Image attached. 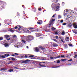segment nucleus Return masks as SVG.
Segmentation results:
<instances>
[{
  "label": "nucleus",
  "instance_id": "60",
  "mask_svg": "<svg viewBox=\"0 0 77 77\" xmlns=\"http://www.w3.org/2000/svg\"><path fill=\"white\" fill-rule=\"evenodd\" d=\"M42 60H45V59H44V58H43L42 59Z\"/></svg>",
  "mask_w": 77,
  "mask_h": 77
},
{
  "label": "nucleus",
  "instance_id": "25",
  "mask_svg": "<svg viewBox=\"0 0 77 77\" xmlns=\"http://www.w3.org/2000/svg\"><path fill=\"white\" fill-rule=\"evenodd\" d=\"M60 8V4L58 3V11H59L60 9H59Z\"/></svg>",
  "mask_w": 77,
  "mask_h": 77
},
{
  "label": "nucleus",
  "instance_id": "62",
  "mask_svg": "<svg viewBox=\"0 0 77 77\" xmlns=\"http://www.w3.org/2000/svg\"><path fill=\"white\" fill-rule=\"evenodd\" d=\"M36 30H37V31H38V30H39V29H36Z\"/></svg>",
  "mask_w": 77,
  "mask_h": 77
},
{
  "label": "nucleus",
  "instance_id": "20",
  "mask_svg": "<svg viewBox=\"0 0 77 77\" xmlns=\"http://www.w3.org/2000/svg\"><path fill=\"white\" fill-rule=\"evenodd\" d=\"M13 29V28H12L9 30L10 32H11L12 33H14V31L12 29Z\"/></svg>",
  "mask_w": 77,
  "mask_h": 77
},
{
  "label": "nucleus",
  "instance_id": "29",
  "mask_svg": "<svg viewBox=\"0 0 77 77\" xmlns=\"http://www.w3.org/2000/svg\"><path fill=\"white\" fill-rule=\"evenodd\" d=\"M54 63H58V60H57V61H56L54 62Z\"/></svg>",
  "mask_w": 77,
  "mask_h": 77
},
{
  "label": "nucleus",
  "instance_id": "30",
  "mask_svg": "<svg viewBox=\"0 0 77 77\" xmlns=\"http://www.w3.org/2000/svg\"><path fill=\"white\" fill-rule=\"evenodd\" d=\"M65 10H64V13L63 14L64 16H65V15H67V13H65Z\"/></svg>",
  "mask_w": 77,
  "mask_h": 77
},
{
  "label": "nucleus",
  "instance_id": "33",
  "mask_svg": "<svg viewBox=\"0 0 77 77\" xmlns=\"http://www.w3.org/2000/svg\"><path fill=\"white\" fill-rule=\"evenodd\" d=\"M66 25V23H63L62 24V25L63 26H65V25Z\"/></svg>",
  "mask_w": 77,
  "mask_h": 77
},
{
  "label": "nucleus",
  "instance_id": "36",
  "mask_svg": "<svg viewBox=\"0 0 77 77\" xmlns=\"http://www.w3.org/2000/svg\"><path fill=\"white\" fill-rule=\"evenodd\" d=\"M62 34L63 35H65V32H64V31L62 32Z\"/></svg>",
  "mask_w": 77,
  "mask_h": 77
},
{
  "label": "nucleus",
  "instance_id": "40",
  "mask_svg": "<svg viewBox=\"0 0 77 77\" xmlns=\"http://www.w3.org/2000/svg\"><path fill=\"white\" fill-rule=\"evenodd\" d=\"M14 54L16 56H18L19 55V54H18L17 53H14Z\"/></svg>",
  "mask_w": 77,
  "mask_h": 77
},
{
  "label": "nucleus",
  "instance_id": "8",
  "mask_svg": "<svg viewBox=\"0 0 77 77\" xmlns=\"http://www.w3.org/2000/svg\"><path fill=\"white\" fill-rule=\"evenodd\" d=\"M5 47H8L9 46V44L5 43L4 44Z\"/></svg>",
  "mask_w": 77,
  "mask_h": 77
},
{
  "label": "nucleus",
  "instance_id": "38",
  "mask_svg": "<svg viewBox=\"0 0 77 77\" xmlns=\"http://www.w3.org/2000/svg\"><path fill=\"white\" fill-rule=\"evenodd\" d=\"M34 56V55H30V56H29V57H33Z\"/></svg>",
  "mask_w": 77,
  "mask_h": 77
},
{
  "label": "nucleus",
  "instance_id": "10",
  "mask_svg": "<svg viewBox=\"0 0 77 77\" xmlns=\"http://www.w3.org/2000/svg\"><path fill=\"white\" fill-rule=\"evenodd\" d=\"M6 70H7V69L2 68V69H0V71H3L4 72Z\"/></svg>",
  "mask_w": 77,
  "mask_h": 77
},
{
  "label": "nucleus",
  "instance_id": "17",
  "mask_svg": "<svg viewBox=\"0 0 77 77\" xmlns=\"http://www.w3.org/2000/svg\"><path fill=\"white\" fill-rule=\"evenodd\" d=\"M57 58H58V57H50V59H57Z\"/></svg>",
  "mask_w": 77,
  "mask_h": 77
},
{
  "label": "nucleus",
  "instance_id": "52",
  "mask_svg": "<svg viewBox=\"0 0 77 77\" xmlns=\"http://www.w3.org/2000/svg\"><path fill=\"white\" fill-rule=\"evenodd\" d=\"M18 28L17 26L14 27L15 29H17Z\"/></svg>",
  "mask_w": 77,
  "mask_h": 77
},
{
  "label": "nucleus",
  "instance_id": "15",
  "mask_svg": "<svg viewBox=\"0 0 77 77\" xmlns=\"http://www.w3.org/2000/svg\"><path fill=\"white\" fill-rule=\"evenodd\" d=\"M64 47L65 48H68V45H67L66 44H65Z\"/></svg>",
  "mask_w": 77,
  "mask_h": 77
},
{
  "label": "nucleus",
  "instance_id": "13",
  "mask_svg": "<svg viewBox=\"0 0 77 77\" xmlns=\"http://www.w3.org/2000/svg\"><path fill=\"white\" fill-rule=\"evenodd\" d=\"M37 24H42V20H40L39 21H38L37 22Z\"/></svg>",
  "mask_w": 77,
  "mask_h": 77
},
{
  "label": "nucleus",
  "instance_id": "43",
  "mask_svg": "<svg viewBox=\"0 0 77 77\" xmlns=\"http://www.w3.org/2000/svg\"><path fill=\"white\" fill-rule=\"evenodd\" d=\"M10 56V55L9 54H7V55L6 56V57H8V56Z\"/></svg>",
  "mask_w": 77,
  "mask_h": 77
},
{
  "label": "nucleus",
  "instance_id": "24",
  "mask_svg": "<svg viewBox=\"0 0 77 77\" xmlns=\"http://www.w3.org/2000/svg\"><path fill=\"white\" fill-rule=\"evenodd\" d=\"M53 45L54 47H56V46H57V45L56 43H54L53 44Z\"/></svg>",
  "mask_w": 77,
  "mask_h": 77
},
{
  "label": "nucleus",
  "instance_id": "41",
  "mask_svg": "<svg viewBox=\"0 0 77 77\" xmlns=\"http://www.w3.org/2000/svg\"><path fill=\"white\" fill-rule=\"evenodd\" d=\"M52 68H58V66H53V67H52Z\"/></svg>",
  "mask_w": 77,
  "mask_h": 77
},
{
  "label": "nucleus",
  "instance_id": "55",
  "mask_svg": "<svg viewBox=\"0 0 77 77\" xmlns=\"http://www.w3.org/2000/svg\"><path fill=\"white\" fill-rule=\"evenodd\" d=\"M27 55H25V58H27Z\"/></svg>",
  "mask_w": 77,
  "mask_h": 77
},
{
  "label": "nucleus",
  "instance_id": "53",
  "mask_svg": "<svg viewBox=\"0 0 77 77\" xmlns=\"http://www.w3.org/2000/svg\"><path fill=\"white\" fill-rule=\"evenodd\" d=\"M55 14H54L52 17V18L54 17V16H55Z\"/></svg>",
  "mask_w": 77,
  "mask_h": 77
},
{
  "label": "nucleus",
  "instance_id": "9",
  "mask_svg": "<svg viewBox=\"0 0 77 77\" xmlns=\"http://www.w3.org/2000/svg\"><path fill=\"white\" fill-rule=\"evenodd\" d=\"M39 48H41V50H44V51H45V49L44 48H43V47L41 46H39Z\"/></svg>",
  "mask_w": 77,
  "mask_h": 77
},
{
  "label": "nucleus",
  "instance_id": "22",
  "mask_svg": "<svg viewBox=\"0 0 77 77\" xmlns=\"http://www.w3.org/2000/svg\"><path fill=\"white\" fill-rule=\"evenodd\" d=\"M32 11L35 12L36 11V8H34L32 9Z\"/></svg>",
  "mask_w": 77,
  "mask_h": 77
},
{
  "label": "nucleus",
  "instance_id": "3",
  "mask_svg": "<svg viewBox=\"0 0 77 77\" xmlns=\"http://www.w3.org/2000/svg\"><path fill=\"white\" fill-rule=\"evenodd\" d=\"M29 30H30L31 31H30L29 30L27 29V32L28 33H31V32H34V31H32V30H33V29H34V28H29Z\"/></svg>",
  "mask_w": 77,
  "mask_h": 77
},
{
  "label": "nucleus",
  "instance_id": "32",
  "mask_svg": "<svg viewBox=\"0 0 77 77\" xmlns=\"http://www.w3.org/2000/svg\"><path fill=\"white\" fill-rule=\"evenodd\" d=\"M17 14H18L16 16V17H19L20 16V13H19L18 12H17Z\"/></svg>",
  "mask_w": 77,
  "mask_h": 77
},
{
  "label": "nucleus",
  "instance_id": "44",
  "mask_svg": "<svg viewBox=\"0 0 77 77\" xmlns=\"http://www.w3.org/2000/svg\"><path fill=\"white\" fill-rule=\"evenodd\" d=\"M60 22L61 23H62L63 22V20H61L60 21Z\"/></svg>",
  "mask_w": 77,
  "mask_h": 77
},
{
  "label": "nucleus",
  "instance_id": "6",
  "mask_svg": "<svg viewBox=\"0 0 77 77\" xmlns=\"http://www.w3.org/2000/svg\"><path fill=\"white\" fill-rule=\"evenodd\" d=\"M30 60H25V61H22V63H27V62H30Z\"/></svg>",
  "mask_w": 77,
  "mask_h": 77
},
{
  "label": "nucleus",
  "instance_id": "56",
  "mask_svg": "<svg viewBox=\"0 0 77 77\" xmlns=\"http://www.w3.org/2000/svg\"><path fill=\"white\" fill-rule=\"evenodd\" d=\"M18 30H19V31H20V30H21V29H20V28H18Z\"/></svg>",
  "mask_w": 77,
  "mask_h": 77
},
{
  "label": "nucleus",
  "instance_id": "61",
  "mask_svg": "<svg viewBox=\"0 0 77 77\" xmlns=\"http://www.w3.org/2000/svg\"><path fill=\"white\" fill-rule=\"evenodd\" d=\"M43 63H45V62H42Z\"/></svg>",
  "mask_w": 77,
  "mask_h": 77
},
{
  "label": "nucleus",
  "instance_id": "2",
  "mask_svg": "<svg viewBox=\"0 0 77 77\" xmlns=\"http://www.w3.org/2000/svg\"><path fill=\"white\" fill-rule=\"evenodd\" d=\"M53 2H56V3H54V5L55 6H56V7L55 8H54L53 7V6H52V9H54L55 11H58V3H57V1H58V0H53Z\"/></svg>",
  "mask_w": 77,
  "mask_h": 77
},
{
  "label": "nucleus",
  "instance_id": "7",
  "mask_svg": "<svg viewBox=\"0 0 77 77\" xmlns=\"http://www.w3.org/2000/svg\"><path fill=\"white\" fill-rule=\"evenodd\" d=\"M34 49L35 52H39V49L38 47L35 48Z\"/></svg>",
  "mask_w": 77,
  "mask_h": 77
},
{
  "label": "nucleus",
  "instance_id": "34",
  "mask_svg": "<svg viewBox=\"0 0 77 77\" xmlns=\"http://www.w3.org/2000/svg\"><path fill=\"white\" fill-rule=\"evenodd\" d=\"M53 41H55V42H57V40L55 39H53Z\"/></svg>",
  "mask_w": 77,
  "mask_h": 77
},
{
  "label": "nucleus",
  "instance_id": "14",
  "mask_svg": "<svg viewBox=\"0 0 77 77\" xmlns=\"http://www.w3.org/2000/svg\"><path fill=\"white\" fill-rule=\"evenodd\" d=\"M73 26L75 29H77V25L76 24H75L73 25Z\"/></svg>",
  "mask_w": 77,
  "mask_h": 77
},
{
  "label": "nucleus",
  "instance_id": "18",
  "mask_svg": "<svg viewBox=\"0 0 77 77\" xmlns=\"http://www.w3.org/2000/svg\"><path fill=\"white\" fill-rule=\"evenodd\" d=\"M65 39L67 42H68V41H69V37H66L65 38Z\"/></svg>",
  "mask_w": 77,
  "mask_h": 77
},
{
  "label": "nucleus",
  "instance_id": "27",
  "mask_svg": "<svg viewBox=\"0 0 77 77\" xmlns=\"http://www.w3.org/2000/svg\"><path fill=\"white\" fill-rule=\"evenodd\" d=\"M11 58L12 60H15V58L13 57H11Z\"/></svg>",
  "mask_w": 77,
  "mask_h": 77
},
{
  "label": "nucleus",
  "instance_id": "4",
  "mask_svg": "<svg viewBox=\"0 0 77 77\" xmlns=\"http://www.w3.org/2000/svg\"><path fill=\"white\" fill-rule=\"evenodd\" d=\"M55 19H52L51 20H50L49 23V26H51L54 22V21H55Z\"/></svg>",
  "mask_w": 77,
  "mask_h": 77
},
{
  "label": "nucleus",
  "instance_id": "57",
  "mask_svg": "<svg viewBox=\"0 0 77 77\" xmlns=\"http://www.w3.org/2000/svg\"><path fill=\"white\" fill-rule=\"evenodd\" d=\"M60 63V60H58V63Z\"/></svg>",
  "mask_w": 77,
  "mask_h": 77
},
{
  "label": "nucleus",
  "instance_id": "45",
  "mask_svg": "<svg viewBox=\"0 0 77 77\" xmlns=\"http://www.w3.org/2000/svg\"><path fill=\"white\" fill-rule=\"evenodd\" d=\"M17 37V35H14L13 36V38H16Z\"/></svg>",
  "mask_w": 77,
  "mask_h": 77
},
{
  "label": "nucleus",
  "instance_id": "26",
  "mask_svg": "<svg viewBox=\"0 0 77 77\" xmlns=\"http://www.w3.org/2000/svg\"><path fill=\"white\" fill-rule=\"evenodd\" d=\"M14 71V70L12 69H10L8 70L9 72H12V71Z\"/></svg>",
  "mask_w": 77,
  "mask_h": 77
},
{
  "label": "nucleus",
  "instance_id": "21",
  "mask_svg": "<svg viewBox=\"0 0 77 77\" xmlns=\"http://www.w3.org/2000/svg\"><path fill=\"white\" fill-rule=\"evenodd\" d=\"M39 66H41V67H46V66H45V65H41V64L39 63Z\"/></svg>",
  "mask_w": 77,
  "mask_h": 77
},
{
  "label": "nucleus",
  "instance_id": "48",
  "mask_svg": "<svg viewBox=\"0 0 77 77\" xmlns=\"http://www.w3.org/2000/svg\"><path fill=\"white\" fill-rule=\"evenodd\" d=\"M61 57H65V56L64 55L61 56Z\"/></svg>",
  "mask_w": 77,
  "mask_h": 77
},
{
  "label": "nucleus",
  "instance_id": "51",
  "mask_svg": "<svg viewBox=\"0 0 77 77\" xmlns=\"http://www.w3.org/2000/svg\"><path fill=\"white\" fill-rule=\"evenodd\" d=\"M69 57V55H68L67 56H66V57H68H68Z\"/></svg>",
  "mask_w": 77,
  "mask_h": 77
},
{
  "label": "nucleus",
  "instance_id": "46",
  "mask_svg": "<svg viewBox=\"0 0 77 77\" xmlns=\"http://www.w3.org/2000/svg\"><path fill=\"white\" fill-rule=\"evenodd\" d=\"M11 57L7 58V59H8L9 60H11Z\"/></svg>",
  "mask_w": 77,
  "mask_h": 77
},
{
  "label": "nucleus",
  "instance_id": "12",
  "mask_svg": "<svg viewBox=\"0 0 77 77\" xmlns=\"http://www.w3.org/2000/svg\"><path fill=\"white\" fill-rule=\"evenodd\" d=\"M16 40H15V39H12L11 41V43H15V42H16Z\"/></svg>",
  "mask_w": 77,
  "mask_h": 77
},
{
  "label": "nucleus",
  "instance_id": "28",
  "mask_svg": "<svg viewBox=\"0 0 77 77\" xmlns=\"http://www.w3.org/2000/svg\"><path fill=\"white\" fill-rule=\"evenodd\" d=\"M69 27H71L72 26V24L71 23H69L68 25Z\"/></svg>",
  "mask_w": 77,
  "mask_h": 77
},
{
  "label": "nucleus",
  "instance_id": "49",
  "mask_svg": "<svg viewBox=\"0 0 77 77\" xmlns=\"http://www.w3.org/2000/svg\"><path fill=\"white\" fill-rule=\"evenodd\" d=\"M14 68H15V69H18V67H14Z\"/></svg>",
  "mask_w": 77,
  "mask_h": 77
},
{
  "label": "nucleus",
  "instance_id": "64",
  "mask_svg": "<svg viewBox=\"0 0 77 77\" xmlns=\"http://www.w3.org/2000/svg\"><path fill=\"white\" fill-rule=\"evenodd\" d=\"M75 57H77V55H76V54H75Z\"/></svg>",
  "mask_w": 77,
  "mask_h": 77
},
{
  "label": "nucleus",
  "instance_id": "42",
  "mask_svg": "<svg viewBox=\"0 0 77 77\" xmlns=\"http://www.w3.org/2000/svg\"><path fill=\"white\" fill-rule=\"evenodd\" d=\"M12 63V62L11 61H9V63H8V64H10V63Z\"/></svg>",
  "mask_w": 77,
  "mask_h": 77
},
{
  "label": "nucleus",
  "instance_id": "54",
  "mask_svg": "<svg viewBox=\"0 0 77 77\" xmlns=\"http://www.w3.org/2000/svg\"><path fill=\"white\" fill-rule=\"evenodd\" d=\"M56 39H57V38H58V36H56Z\"/></svg>",
  "mask_w": 77,
  "mask_h": 77
},
{
  "label": "nucleus",
  "instance_id": "5",
  "mask_svg": "<svg viewBox=\"0 0 77 77\" xmlns=\"http://www.w3.org/2000/svg\"><path fill=\"white\" fill-rule=\"evenodd\" d=\"M10 37L9 36V35H4V38H6L7 39V40H8V41H9V40H10V38H9Z\"/></svg>",
  "mask_w": 77,
  "mask_h": 77
},
{
  "label": "nucleus",
  "instance_id": "23",
  "mask_svg": "<svg viewBox=\"0 0 77 77\" xmlns=\"http://www.w3.org/2000/svg\"><path fill=\"white\" fill-rule=\"evenodd\" d=\"M22 42H23V43H26V40L24 39H23L22 40Z\"/></svg>",
  "mask_w": 77,
  "mask_h": 77
},
{
  "label": "nucleus",
  "instance_id": "50",
  "mask_svg": "<svg viewBox=\"0 0 77 77\" xmlns=\"http://www.w3.org/2000/svg\"><path fill=\"white\" fill-rule=\"evenodd\" d=\"M38 11H41V8H38Z\"/></svg>",
  "mask_w": 77,
  "mask_h": 77
},
{
  "label": "nucleus",
  "instance_id": "39",
  "mask_svg": "<svg viewBox=\"0 0 77 77\" xmlns=\"http://www.w3.org/2000/svg\"><path fill=\"white\" fill-rule=\"evenodd\" d=\"M58 18H62V16H61L60 15H58Z\"/></svg>",
  "mask_w": 77,
  "mask_h": 77
},
{
  "label": "nucleus",
  "instance_id": "58",
  "mask_svg": "<svg viewBox=\"0 0 77 77\" xmlns=\"http://www.w3.org/2000/svg\"><path fill=\"white\" fill-rule=\"evenodd\" d=\"M55 34H56L57 35L58 33H57V32H55Z\"/></svg>",
  "mask_w": 77,
  "mask_h": 77
},
{
  "label": "nucleus",
  "instance_id": "11",
  "mask_svg": "<svg viewBox=\"0 0 77 77\" xmlns=\"http://www.w3.org/2000/svg\"><path fill=\"white\" fill-rule=\"evenodd\" d=\"M7 55V54H5L4 55H2L1 56V57L2 58H6V56Z\"/></svg>",
  "mask_w": 77,
  "mask_h": 77
},
{
  "label": "nucleus",
  "instance_id": "1",
  "mask_svg": "<svg viewBox=\"0 0 77 77\" xmlns=\"http://www.w3.org/2000/svg\"><path fill=\"white\" fill-rule=\"evenodd\" d=\"M34 37L32 35H27L26 36V41L27 42H31L34 39Z\"/></svg>",
  "mask_w": 77,
  "mask_h": 77
},
{
  "label": "nucleus",
  "instance_id": "47",
  "mask_svg": "<svg viewBox=\"0 0 77 77\" xmlns=\"http://www.w3.org/2000/svg\"><path fill=\"white\" fill-rule=\"evenodd\" d=\"M72 59H71L70 60H69L68 61V62H71V61H72Z\"/></svg>",
  "mask_w": 77,
  "mask_h": 77
},
{
  "label": "nucleus",
  "instance_id": "35",
  "mask_svg": "<svg viewBox=\"0 0 77 77\" xmlns=\"http://www.w3.org/2000/svg\"><path fill=\"white\" fill-rule=\"evenodd\" d=\"M68 45L70 47H72V45L71 44H69Z\"/></svg>",
  "mask_w": 77,
  "mask_h": 77
},
{
  "label": "nucleus",
  "instance_id": "63",
  "mask_svg": "<svg viewBox=\"0 0 77 77\" xmlns=\"http://www.w3.org/2000/svg\"><path fill=\"white\" fill-rule=\"evenodd\" d=\"M61 40V41L63 42V39H62Z\"/></svg>",
  "mask_w": 77,
  "mask_h": 77
},
{
  "label": "nucleus",
  "instance_id": "19",
  "mask_svg": "<svg viewBox=\"0 0 77 77\" xmlns=\"http://www.w3.org/2000/svg\"><path fill=\"white\" fill-rule=\"evenodd\" d=\"M51 29L52 31H54L56 30V28H55L54 27L52 26L51 28Z\"/></svg>",
  "mask_w": 77,
  "mask_h": 77
},
{
  "label": "nucleus",
  "instance_id": "59",
  "mask_svg": "<svg viewBox=\"0 0 77 77\" xmlns=\"http://www.w3.org/2000/svg\"><path fill=\"white\" fill-rule=\"evenodd\" d=\"M11 56H12L14 57V56H15V55H14V54H12V55H11Z\"/></svg>",
  "mask_w": 77,
  "mask_h": 77
},
{
  "label": "nucleus",
  "instance_id": "37",
  "mask_svg": "<svg viewBox=\"0 0 77 77\" xmlns=\"http://www.w3.org/2000/svg\"><path fill=\"white\" fill-rule=\"evenodd\" d=\"M3 38L2 37H0V41H2V40H3Z\"/></svg>",
  "mask_w": 77,
  "mask_h": 77
},
{
  "label": "nucleus",
  "instance_id": "31",
  "mask_svg": "<svg viewBox=\"0 0 77 77\" xmlns=\"http://www.w3.org/2000/svg\"><path fill=\"white\" fill-rule=\"evenodd\" d=\"M66 59H61L62 61H66Z\"/></svg>",
  "mask_w": 77,
  "mask_h": 77
},
{
  "label": "nucleus",
  "instance_id": "16",
  "mask_svg": "<svg viewBox=\"0 0 77 77\" xmlns=\"http://www.w3.org/2000/svg\"><path fill=\"white\" fill-rule=\"evenodd\" d=\"M73 32L75 34L77 35V29H74L73 31Z\"/></svg>",
  "mask_w": 77,
  "mask_h": 77
}]
</instances>
